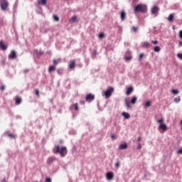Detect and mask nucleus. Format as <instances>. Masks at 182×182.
Returning a JSON list of instances; mask_svg holds the SVG:
<instances>
[{
  "mask_svg": "<svg viewBox=\"0 0 182 182\" xmlns=\"http://www.w3.org/2000/svg\"><path fill=\"white\" fill-rule=\"evenodd\" d=\"M55 150L56 151V153H58V154L60 155L61 157H65V155L68 154V149H66V146L56 145Z\"/></svg>",
  "mask_w": 182,
  "mask_h": 182,
  "instance_id": "1",
  "label": "nucleus"
},
{
  "mask_svg": "<svg viewBox=\"0 0 182 182\" xmlns=\"http://www.w3.org/2000/svg\"><path fill=\"white\" fill-rule=\"evenodd\" d=\"M136 102H137L136 96H133L131 101H129V98L124 99V103L127 109H132V105H136Z\"/></svg>",
  "mask_w": 182,
  "mask_h": 182,
  "instance_id": "2",
  "label": "nucleus"
},
{
  "mask_svg": "<svg viewBox=\"0 0 182 182\" xmlns=\"http://www.w3.org/2000/svg\"><path fill=\"white\" fill-rule=\"evenodd\" d=\"M135 12H142L143 14L147 12V6L146 4H138L134 8Z\"/></svg>",
  "mask_w": 182,
  "mask_h": 182,
  "instance_id": "3",
  "label": "nucleus"
},
{
  "mask_svg": "<svg viewBox=\"0 0 182 182\" xmlns=\"http://www.w3.org/2000/svg\"><path fill=\"white\" fill-rule=\"evenodd\" d=\"M113 92H114V88H113V87H110L106 91H103L102 95L105 97V99H109V97L112 96V93H113Z\"/></svg>",
  "mask_w": 182,
  "mask_h": 182,
  "instance_id": "4",
  "label": "nucleus"
},
{
  "mask_svg": "<svg viewBox=\"0 0 182 182\" xmlns=\"http://www.w3.org/2000/svg\"><path fill=\"white\" fill-rule=\"evenodd\" d=\"M157 123H159V126L158 127L159 130H163V132H166L167 130V125L164 123V119L161 118L159 120H157Z\"/></svg>",
  "mask_w": 182,
  "mask_h": 182,
  "instance_id": "5",
  "label": "nucleus"
},
{
  "mask_svg": "<svg viewBox=\"0 0 182 182\" xmlns=\"http://www.w3.org/2000/svg\"><path fill=\"white\" fill-rule=\"evenodd\" d=\"M9 4H8V0H0V6L2 11H6Z\"/></svg>",
  "mask_w": 182,
  "mask_h": 182,
  "instance_id": "6",
  "label": "nucleus"
},
{
  "mask_svg": "<svg viewBox=\"0 0 182 182\" xmlns=\"http://www.w3.org/2000/svg\"><path fill=\"white\" fill-rule=\"evenodd\" d=\"M159 9L157 7V6H154L151 9V14L157 16V12H159Z\"/></svg>",
  "mask_w": 182,
  "mask_h": 182,
  "instance_id": "7",
  "label": "nucleus"
},
{
  "mask_svg": "<svg viewBox=\"0 0 182 182\" xmlns=\"http://www.w3.org/2000/svg\"><path fill=\"white\" fill-rule=\"evenodd\" d=\"M107 180H113V178L114 177V174L113 172H107L106 173Z\"/></svg>",
  "mask_w": 182,
  "mask_h": 182,
  "instance_id": "8",
  "label": "nucleus"
},
{
  "mask_svg": "<svg viewBox=\"0 0 182 182\" xmlns=\"http://www.w3.org/2000/svg\"><path fill=\"white\" fill-rule=\"evenodd\" d=\"M95 99V95L92 94L87 95L86 96V101L90 102V100H93Z\"/></svg>",
  "mask_w": 182,
  "mask_h": 182,
  "instance_id": "9",
  "label": "nucleus"
},
{
  "mask_svg": "<svg viewBox=\"0 0 182 182\" xmlns=\"http://www.w3.org/2000/svg\"><path fill=\"white\" fill-rule=\"evenodd\" d=\"M9 59H15L16 58V52L11 51L9 55Z\"/></svg>",
  "mask_w": 182,
  "mask_h": 182,
  "instance_id": "10",
  "label": "nucleus"
},
{
  "mask_svg": "<svg viewBox=\"0 0 182 182\" xmlns=\"http://www.w3.org/2000/svg\"><path fill=\"white\" fill-rule=\"evenodd\" d=\"M0 48L2 49V50H6V48H8V46L5 45L4 43V41H0Z\"/></svg>",
  "mask_w": 182,
  "mask_h": 182,
  "instance_id": "11",
  "label": "nucleus"
},
{
  "mask_svg": "<svg viewBox=\"0 0 182 182\" xmlns=\"http://www.w3.org/2000/svg\"><path fill=\"white\" fill-rule=\"evenodd\" d=\"M119 150H126V149H127V144L124 143V144H122L119 146Z\"/></svg>",
  "mask_w": 182,
  "mask_h": 182,
  "instance_id": "12",
  "label": "nucleus"
},
{
  "mask_svg": "<svg viewBox=\"0 0 182 182\" xmlns=\"http://www.w3.org/2000/svg\"><path fill=\"white\" fill-rule=\"evenodd\" d=\"M133 92V87H129L127 89L126 95L127 96H129V95L132 94Z\"/></svg>",
  "mask_w": 182,
  "mask_h": 182,
  "instance_id": "13",
  "label": "nucleus"
},
{
  "mask_svg": "<svg viewBox=\"0 0 182 182\" xmlns=\"http://www.w3.org/2000/svg\"><path fill=\"white\" fill-rule=\"evenodd\" d=\"M48 4V1L46 0H38V5H43L45 6Z\"/></svg>",
  "mask_w": 182,
  "mask_h": 182,
  "instance_id": "14",
  "label": "nucleus"
},
{
  "mask_svg": "<svg viewBox=\"0 0 182 182\" xmlns=\"http://www.w3.org/2000/svg\"><path fill=\"white\" fill-rule=\"evenodd\" d=\"M55 160H56L55 158L50 157V158L48 159L47 163H48V164H52V163H53V161H55Z\"/></svg>",
  "mask_w": 182,
  "mask_h": 182,
  "instance_id": "15",
  "label": "nucleus"
},
{
  "mask_svg": "<svg viewBox=\"0 0 182 182\" xmlns=\"http://www.w3.org/2000/svg\"><path fill=\"white\" fill-rule=\"evenodd\" d=\"M122 115L124 117V119H130V114L127 112H122Z\"/></svg>",
  "mask_w": 182,
  "mask_h": 182,
  "instance_id": "16",
  "label": "nucleus"
},
{
  "mask_svg": "<svg viewBox=\"0 0 182 182\" xmlns=\"http://www.w3.org/2000/svg\"><path fill=\"white\" fill-rule=\"evenodd\" d=\"M173 19H174V14H171L168 17V21L169 22H173Z\"/></svg>",
  "mask_w": 182,
  "mask_h": 182,
  "instance_id": "17",
  "label": "nucleus"
},
{
  "mask_svg": "<svg viewBox=\"0 0 182 182\" xmlns=\"http://www.w3.org/2000/svg\"><path fill=\"white\" fill-rule=\"evenodd\" d=\"M121 19L122 21H124L126 19V12L124 11L121 12Z\"/></svg>",
  "mask_w": 182,
  "mask_h": 182,
  "instance_id": "18",
  "label": "nucleus"
},
{
  "mask_svg": "<svg viewBox=\"0 0 182 182\" xmlns=\"http://www.w3.org/2000/svg\"><path fill=\"white\" fill-rule=\"evenodd\" d=\"M75 66H76L75 61H72L70 64H69V68L70 69H73L75 68Z\"/></svg>",
  "mask_w": 182,
  "mask_h": 182,
  "instance_id": "19",
  "label": "nucleus"
},
{
  "mask_svg": "<svg viewBox=\"0 0 182 182\" xmlns=\"http://www.w3.org/2000/svg\"><path fill=\"white\" fill-rule=\"evenodd\" d=\"M150 106H151V101H147L144 104V107H150Z\"/></svg>",
  "mask_w": 182,
  "mask_h": 182,
  "instance_id": "20",
  "label": "nucleus"
},
{
  "mask_svg": "<svg viewBox=\"0 0 182 182\" xmlns=\"http://www.w3.org/2000/svg\"><path fill=\"white\" fill-rule=\"evenodd\" d=\"M154 52H160V50H161V48H160V46H156L154 47Z\"/></svg>",
  "mask_w": 182,
  "mask_h": 182,
  "instance_id": "21",
  "label": "nucleus"
},
{
  "mask_svg": "<svg viewBox=\"0 0 182 182\" xmlns=\"http://www.w3.org/2000/svg\"><path fill=\"white\" fill-rule=\"evenodd\" d=\"M60 62H62V60L60 58H58L57 60H53V63L55 65H58V63H60Z\"/></svg>",
  "mask_w": 182,
  "mask_h": 182,
  "instance_id": "22",
  "label": "nucleus"
},
{
  "mask_svg": "<svg viewBox=\"0 0 182 182\" xmlns=\"http://www.w3.org/2000/svg\"><path fill=\"white\" fill-rule=\"evenodd\" d=\"M21 102H22V99L19 97L16 98V105H21Z\"/></svg>",
  "mask_w": 182,
  "mask_h": 182,
  "instance_id": "23",
  "label": "nucleus"
},
{
  "mask_svg": "<svg viewBox=\"0 0 182 182\" xmlns=\"http://www.w3.org/2000/svg\"><path fill=\"white\" fill-rule=\"evenodd\" d=\"M56 68L55 66H50L48 68V72L50 73V72H53Z\"/></svg>",
  "mask_w": 182,
  "mask_h": 182,
  "instance_id": "24",
  "label": "nucleus"
},
{
  "mask_svg": "<svg viewBox=\"0 0 182 182\" xmlns=\"http://www.w3.org/2000/svg\"><path fill=\"white\" fill-rule=\"evenodd\" d=\"M76 16H74L70 19V22H72V23H73V22H76Z\"/></svg>",
  "mask_w": 182,
  "mask_h": 182,
  "instance_id": "25",
  "label": "nucleus"
},
{
  "mask_svg": "<svg viewBox=\"0 0 182 182\" xmlns=\"http://www.w3.org/2000/svg\"><path fill=\"white\" fill-rule=\"evenodd\" d=\"M142 46L144 48H149V46H150V44L148 42H144Z\"/></svg>",
  "mask_w": 182,
  "mask_h": 182,
  "instance_id": "26",
  "label": "nucleus"
},
{
  "mask_svg": "<svg viewBox=\"0 0 182 182\" xmlns=\"http://www.w3.org/2000/svg\"><path fill=\"white\" fill-rule=\"evenodd\" d=\"M173 100H174L175 103H179V102H180V100H181L180 97H176V98H174Z\"/></svg>",
  "mask_w": 182,
  "mask_h": 182,
  "instance_id": "27",
  "label": "nucleus"
},
{
  "mask_svg": "<svg viewBox=\"0 0 182 182\" xmlns=\"http://www.w3.org/2000/svg\"><path fill=\"white\" fill-rule=\"evenodd\" d=\"M53 19L55 21V22H59V16H53Z\"/></svg>",
  "mask_w": 182,
  "mask_h": 182,
  "instance_id": "28",
  "label": "nucleus"
},
{
  "mask_svg": "<svg viewBox=\"0 0 182 182\" xmlns=\"http://www.w3.org/2000/svg\"><path fill=\"white\" fill-rule=\"evenodd\" d=\"M105 38V34L103 33H100L99 34V38L100 39H103Z\"/></svg>",
  "mask_w": 182,
  "mask_h": 182,
  "instance_id": "29",
  "label": "nucleus"
},
{
  "mask_svg": "<svg viewBox=\"0 0 182 182\" xmlns=\"http://www.w3.org/2000/svg\"><path fill=\"white\" fill-rule=\"evenodd\" d=\"M171 93H173V95H178V90H172Z\"/></svg>",
  "mask_w": 182,
  "mask_h": 182,
  "instance_id": "30",
  "label": "nucleus"
},
{
  "mask_svg": "<svg viewBox=\"0 0 182 182\" xmlns=\"http://www.w3.org/2000/svg\"><path fill=\"white\" fill-rule=\"evenodd\" d=\"M115 167L117 168H119V167H120V162H117V163H115Z\"/></svg>",
  "mask_w": 182,
  "mask_h": 182,
  "instance_id": "31",
  "label": "nucleus"
},
{
  "mask_svg": "<svg viewBox=\"0 0 182 182\" xmlns=\"http://www.w3.org/2000/svg\"><path fill=\"white\" fill-rule=\"evenodd\" d=\"M176 153L177 154H182V148H180Z\"/></svg>",
  "mask_w": 182,
  "mask_h": 182,
  "instance_id": "32",
  "label": "nucleus"
},
{
  "mask_svg": "<svg viewBox=\"0 0 182 182\" xmlns=\"http://www.w3.org/2000/svg\"><path fill=\"white\" fill-rule=\"evenodd\" d=\"M177 56H178V59H181L182 60V53H178Z\"/></svg>",
  "mask_w": 182,
  "mask_h": 182,
  "instance_id": "33",
  "label": "nucleus"
},
{
  "mask_svg": "<svg viewBox=\"0 0 182 182\" xmlns=\"http://www.w3.org/2000/svg\"><path fill=\"white\" fill-rule=\"evenodd\" d=\"M74 107L75 110H79V107L77 106V103L74 104Z\"/></svg>",
  "mask_w": 182,
  "mask_h": 182,
  "instance_id": "34",
  "label": "nucleus"
},
{
  "mask_svg": "<svg viewBox=\"0 0 182 182\" xmlns=\"http://www.w3.org/2000/svg\"><path fill=\"white\" fill-rule=\"evenodd\" d=\"M45 182H52V179H50V178H47Z\"/></svg>",
  "mask_w": 182,
  "mask_h": 182,
  "instance_id": "35",
  "label": "nucleus"
},
{
  "mask_svg": "<svg viewBox=\"0 0 182 182\" xmlns=\"http://www.w3.org/2000/svg\"><path fill=\"white\" fill-rule=\"evenodd\" d=\"M151 43H154V45H157V43H159V41H152Z\"/></svg>",
  "mask_w": 182,
  "mask_h": 182,
  "instance_id": "36",
  "label": "nucleus"
},
{
  "mask_svg": "<svg viewBox=\"0 0 182 182\" xmlns=\"http://www.w3.org/2000/svg\"><path fill=\"white\" fill-rule=\"evenodd\" d=\"M111 138H112V140H114V139H116V135L112 134Z\"/></svg>",
  "mask_w": 182,
  "mask_h": 182,
  "instance_id": "37",
  "label": "nucleus"
},
{
  "mask_svg": "<svg viewBox=\"0 0 182 182\" xmlns=\"http://www.w3.org/2000/svg\"><path fill=\"white\" fill-rule=\"evenodd\" d=\"M134 32H137V27L132 28Z\"/></svg>",
  "mask_w": 182,
  "mask_h": 182,
  "instance_id": "38",
  "label": "nucleus"
},
{
  "mask_svg": "<svg viewBox=\"0 0 182 182\" xmlns=\"http://www.w3.org/2000/svg\"><path fill=\"white\" fill-rule=\"evenodd\" d=\"M144 54L141 53V54L139 55V59L143 58H144Z\"/></svg>",
  "mask_w": 182,
  "mask_h": 182,
  "instance_id": "39",
  "label": "nucleus"
},
{
  "mask_svg": "<svg viewBox=\"0 0 182 182\" xmlns=\"http://www.w3.org/2000/svg\"><path fill=\"white\" fill-rule=\"evenodd\" d=\"M137 149L140 150V149H141V144H139L137 146Z\"/></svg>",
  "mask_w": 182,
  "mask_h": 182,
  "instance_id": "40",
  "label": "nucleus"
},
{
  "mask_svg": "<svg viewBox=\"0 0 182 182\" xmlns=\"http://www.w3.org/2000/svg\"><path fill=\"white\" fill-rule=\"evenodd\" d=\"M132 59V57H126L125 60H130Z\"/></svg>",
  "mask_w": 182,
  "mask_h": 182,
  "instance_id": "41",
  "label": "nucleus"
},
{
  "mask_svg": "<svg viewBox=\"0 0 182 182\" xmlns=\"http://www.w3.org/2000/svg\"><path fill=\"white\" fill-rule=\"evenodd\" d=\"M36 95L37 96H39V90H36Z\"/></svg>",
  "mask_w": 182,
  "mask_h": 182,
  "instance_id": "42",
  "label": "nucleus"
},
{
  "mask_svg": "<svg viewBox=\"0 0 182 182\" xmlns=\"http://www.w3.org/2000/svg\"><path fill=\"white\" fill-rule=\"evenodd\" d=\"M1 90H5V86H4V85H2V86H1Z\"/></svg>",
  "mask_w": 182,
  "mask_h": 182,
  "instance_id": "43",
  "label": "nucleus"
},
{
  "mask_svg": "<svg viewBox=\"0 0 182 182\" xmlns=\"http://www.w3.org/2000/svg\"><path fill=\"white\" fill-rule=\"evenodd\" d=\"M178 45H179V46H182V41H180V42L178 43Z\"/></svg>",
  "mask_w": 182,
  "mask_h": 182,
  "instance_id": "44",
  "label": "nucleus"
},
{
  "mask_svg": "<svg viewBox=\"0 0 182 182\" xmlns=\"http://www.w3.org/2000/svg\"><path fill=\"white\" fill-rule=\"evenodd\" d=\"M140 140H141V136H139L137 139L138 141H140Z\"/></svg>",
  "mask_w": 182,
  "mask_h": 182,
  "instance_id": "45",
  "label": "nucleus"
},
{
  "mask_svg": "<svg viewBox=\"0 0 182 182\" xmlns=\"http://www.w3.org/2000/svg\"><path fill=\"white\" fill-rule=\"evenodd\" d=\"M80 103L81 105H85V101H81Z\"/></svg>",
  "mask_w": 182,
  "mask_h": 182,
  "instance_id": "46",
  "label": "nucleus"
},
{
  "mask_svg": "<svg viewBox=\"0 0 182 182\" xmlns=\"http://www.w3.org/2000/svg\"><path fill=\"white\" fill-rule=\"evenodd\" d=\"M36 52L37 55H39V53H38V50H36Z\"/></svg>",
  "mask_w": 182,
  "mask_h": 182,
  "instance_id": "47",
  "label": "nucleus"
},
{
  "mask_svg": "<svg viewBox=\"0 0 182 182\" xmlns=\"http://www.w3.org/2000/svg\"><path fill=\"white\" fill-rule=\"evenodd\" d=\"M9 136H10V137H14V136H13V135H11V134H10Z\"/></svg>",
  "mask_w": 182,
  "mask_h": 182,
  "instance_id": "48",
  "label": "nucleus"
},
{
  "mask_svg": "<svg viewBox=\"0 0 182 182\" xmlns=\"http://www.w3.org/2000/svg\"><path fill=\"white\" fill-rule=\"evenodd\" d=\"M42 53H43V52H40V55H42Z\"/></svg>",
  "mask_w": 182,
  "mask_h": 182,
  "instance_id": "49",
  "label": "nucleus"
},
{
  "mask_svg": "<svg viewBox=\"0 0 182 182\" xmlns=\"http://www.w3.org/2000/svg\"><path fill=\"white\" fill-rule=\"evenodd\" d=\"M26 72H28V70H26Z\"/></svg>",
  "mask_w": 182,
  "mask_h": 182,
  "instance_id": "50",
  "label": "nucleus"
}]
</instances>
